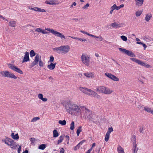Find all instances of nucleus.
I'll use <instances>...</instances> for the list:
<instances>
[{
  "label": "nucleus",
  "instance_id": "obj_53",
  "mask_svg": "<svg viewBox=\"0 0 153 153\" xmlns=\"http://www.w3.org/2000/svg\"><path fill=\"white\" fill-rule=\"evenodd\" d=\"M77 39H78L79 40L82 41V42H85L87 41L86 39H81L79 38H76Z\"/></svg>",
  "mask_w": 153,
  "mask_h": 153
},
{
  "label": "nucleus",
  "instance_id": "obj_62",
  "mask_svg": "<svg viewBox=\"0 0 153 153\" xmlns=\"http://www.w3.org/2000/svg\"><path fill=\"white\" fill-rule=\"evenodd\" d=\"M114 8H113V6H112V7H111V11H110V14H112L113 10H114Z\"/></svg>",
  "mask_w": 153,
  "mask_h": 153
},
{
  "label": "nucleus",
  "instance_id": "obj_7",
  "mask_svg": "<svg viewBox=\"0 0 153 153\" xmlns=\"http://www.w3.org/2000/svg\"><path fill=\"white\" fill-rule=\"evenodd\" d=\"M119 50L120 51L126 54L128 56L132 57H134L135 56V55L131 51H128L121 48H119Z\"/></svg>",
  "mask_w": 153,
  "mask_h": 153
},
{
  "label": "nucleus",
  "instance_id": "obj_45",
  "mask_svg": "<svg viewBox=\"0 0 153 153\" xmlns=\"http://www.w3.org/2000/svg\"><path fill=\"white\" fill-rule=\"evenodd\" d=\"M105 76H107L110 79L111 78L112 75L111 73L107 72L105 73Z\"/></svg>",
  "mask_w": 153,
  "mask_h": 153
},
{
  "label": "nucleus",
  "instance_id": "obj_36",
  "mask_svg": "<svg viewBox=\"0 0 153 153\" xmlns=\"http://www.w3.org/2000/svg\"><path fill=\"white\" fill-rule=\"evenodd\" d=\"M81 128L82 127L81 126H79V127L78 129L77 130L76 134L77 136H79L80 132L81 131Z\"/></svg>",
  "mask_w": 153,
  "mask_h": 153
},
{
  "label": "nucleus",
  "instance_id": "obj_33",
  "mask_svg": "<svg viewBox=\"0 0 153 153\" xmlns=\"http://www.w3.org/2000/svg\"><path fill=\"white\" fill-rule=\"evenodd\" d=\"M46 145L45 144H42L40 145L38 147V149H40L44 150L46 147Z\"/></svg>",
  "mask_w": 153,
  "mask_h": 153
},
{
  "label": "nucleus",
  "instance_id": "obj_43",
  "mask_svg": "<svg viewBox=\"0 0 153 153\" xmlns=\"http://www.w3.org/2000/svg\"><path fill=\"white\" fill-rule=\"evenodd\" d=\"M113 131V128L112 127H109L108 128V129L107 133L110 134L111 132Z\"/></svg>",
  "mask_w": 153,
  "mask_h": 153
},
{
  "label": "nucleus",
  "instance_id": "obj_31",
  "mask_svg": "<svg viewBox=\"0 0 153 153\" xmlns=\"http://www.w3.org/2000/svg\"><path fill=\"white\" fill-rule=\"evenodd\" d=\"M84 75L87 77H92L93 75L91 73H84Z\"/></svg>",
  "mask_w": 153,
  "mask_h": 153
},
{
  "label": "nucleus",
  "instance_id": "obj_19",
  "mask_svg": "<svg viewBox=\"0 0 153 153\" xmlns=\"http://www.w3.org/2000/svg\"><path fill=\"white\" fill-rule=\"evenodd\" d=\"M138 149V148H137V144L136 141H134L133 142V150L134 153H137V150Z\"/></svg>",
  "mask_w": 153,
  "mask_h": 153
},
{
  "label": "nucleus",
  "instance_id": "obj_24",
  "mask_svg": "<svg viewBox=\"0 0 153 153\" xmlns=\"http://www.w3.org/2000/svg\"><path fill=\"white\" fill-rule=\"evenodd\" d=\"M114 9L117 10H119L120 8L123 7L124 6V5L122 4L119 6H117L115 4H114L113 6Z\"/></svg>",
  "mask_w": 153,
  "mask_h": 153
},
{
  "label": "nucleus",
  "instance_id": "obj_38",
  "mask_svg": "<svg viewBox=\"0 0 153 153\" xmlns=\"http://www.w3.org/2000/svg\"><path fill=\"white\" fill-rule=\"evenodd\" d=\"M109 136H110V134L106 133V135H105V141L107 142L108 141V140L109 138Z\"/></svg>",
  "mask_w": 153,
  "mask_h": 153
},
{
  "label": "nucleus",
  "instance_id": "obj_35",
  "mask_svg": "<svg viewBox=\"0 0 153 153\" xmlns=\"http://www.w3.org/2000/svg\"><path fill=\"white\" fill-rule=\"evenodd\" d=\"M30 54L31 57H33L36 55V53L35 52L34 50H31L30 51Z\"/></svg>",
  "mask_w": 153,
  "mask_h": 153
},
{
  "label": "nucleus",
  "instance_id": "obj_23",
  "mask_svg": "<svg viewBox=\"0 0 153 153\" xmlns=\"http://www.w3.org/2000/svg\"><path fill=\"white\" fill-rule=\"evenodd\" d=\"M104 91V94H110L113 91H112L110 90L109 88L105 87Z\"/></svg>",
  "mask_w": 153,
  "mask_h": 153
},
{
  "label": "nucleus",
  "instance_id": "obj_6",
  "mask_svg": "<svg viewBox=\"0 0 153 153\" xmlns=\"http://www.w3.org/2000/svg\"><path fill=\"white\" fill-rule=\"evenodd\" d=\"M8 67L17 73L21 74H23V71L19 68H18L17 66L14 65L13 64H7Z\"/></svg>",
  "mask_w": 153,
  "mask_h": 153
},
{
  "label": "nucleus",
  "instance_id": "obj_59",
  "mask_svg": "<svg viewBox=\"0 0 153 153\" xmlns=\"http://www.w3.org/2000/svg\"><path fill=\"white\" fill-rule=\"evenodd\" d=\"M85 140H82V141H80L78 144L80 146H81V145L82 144L84 143V142L85 141Z\"/></svg>",
  "mask_w": 153,
  "mask_h": 153
},
{
  "label": "nucleus",
  "instance_id": "obj_21",
  "mask_svg": "<svg viewBox=\"0 0 153 153\" xmlns=\"http://www.w3.org/2000/svg\"><path fill=\"white\" fill-rule=\"evenodd\" d=\"M38 98L43 101V102H46L47 101L48 99L46 98H43V95L42 94H39L38 95Z\"/></svg>",
  "mask_w": 153,
  "mask_h": 153
},
{
  "label": "nucleus",
  "instance_id": "obj_13",
  "mask_svg": "<svg viewBox=\"0 0 153 153\" xmlns=\"http://www.w3.org/2000/svg\"><path fill=\"white\" fill-rule=\"evenodd\" d=\"M136 4L138 7L142 5L144 2V0H135Z\"/></svg>",
  "mask_w": 153,
  "mask_h": 153
},
{
  "label": "nucleus",
  "instance_id": "obj_57",
  "mask_svg": "<svg viewBox=\"0 0 153 153\" xmlns=\"http://www.w3.org/2000/svg\"><path fill=\"white\" fill-rule=\"evenodd\" d=\"M94 97H96L97 98L99 99L100 98V97L99 95L97 94L96 93V94H95Z\"/></svg>",
  "mask_w": 153,
  "mask_h": 153
},
{
  "label": "nucleus",
  "instance_id": "obj_14",
  "mask_svg": "<svg viewBox=\"0 0 153 153\" xmlns=\"http://www.w3.org/2000/svg\"><path fill=\"white\" fill-rule=\"evenodd\" d=\"M41 56L39 55V54H36V55L35 58V60L33 61L37 64L38 63L39 60L41 59Z\"/></svg>",
  "mask_w": 153,
  "mask_h": 153
},
{
  "label": "nucleus",
  "instance_id": "obj_51",
  "mask_svg": "<svg viewBox=\"0 0 153 153\" xmlns=\"http://www.w3.org/2000/svg\"><path fill=\"white\" fill-rule=\"evenodd\" d=\"M39 66L40 67H43V62L42 61L41 59H40V60H39Z\"/></svg>",
  "mask_w": 153,
  "mask_h": 153
},
{
  "label": "nucleus",
  "instance_id": "obj_44",
  "mask_svg": "<svg viewBox=\"0 0 153 153\" xmlns=\"http://www.w3.org/2000/svg\"><path fill=\"white\" fill-rule=\"evenodd\" d=\"M30 140L31 142V144L33 145L36 141V139L32 137L30 138Z\"/></svg>",
  "mask_w": 153,
  "mask_h": 153
},
{
  "label": "nucleus",
  "instance_id": "obj_32",
  "mask_svg": "<svg viewBox=\"0 0 153 153\" xmlns=\"http://www.w3.org/2000/svg\"><path fill=\"white\" fill-rule=\"evenodd\" d=\"M110 79L114 81H119V79L113 75H112Z\"/></svg>",
  "mask_w": 153,
  "mask_h": 153
},
{
  "label": "nucleus",
  "instance_id": "obj_16",
  "mask_svg": "<svg viewBox=\"0 0 153 153\" xmlns=\"http://www.w3.org/2000/svg\"><path fill=\"white\" fill-rule=\"evenodd\" d=\"M95 94H96L95 92L90 89H89L88 91L87 92V95L93 97L94 96Z\"/></svg>",
  "mask_w": 153,
  "mask_h": 153
},
{
  "label": "nucleus",
  "instance_id": "obj_4",
  "mask_svg": "<svg viewBox=\"0 0 153 153\" xmlns=\"http://www.w3.org/2000/svg\"><path fill=\"white\" fill-rule=\"evenodd\" d=\"M45 29L51 33L55 36L61 38L62 39H66L65 36L62 33H60L59 32H58L56 31H55L53 29H51L49 28H47Z\"/></svg>",
  "mask_w": 153,
  "mask_h": 153
},
{
  "label": "nucleus",
  "instance_id": "obj_39",
  "mask_svg": "<svg viewBox=\"0 0 153 153\" xmlns=\"http://www.w3.org/2000/svg\"><path fill=\"white\" fill-rule=\"evenodd\" d=\"M1 140L2 142H4L5 144H7L8 146L10 145L9 143H8V142L7 141V139H6V138L5 139H2Z\"/></svg>",
  "mask_w": 153,
  "mask_h": 153
},
{
  "label": "nucleus",
  "instance_id": "obj_61",
  "mask_svg": "<svg viewBox=\"0 0 153 153\" xmlns=\"http://www.w3.org/2000/svg\"><path fill=\"white\" fill-rule=\"evenodd\" d=\"M21 150V146H19V148L18 149V153H20V151Z\"/></svg>",
  "mask_w": 153,
  "mask_h": 153
},
{
  "label": "nucleus",
  "instance_id": "obj_40",
  "mask_svg": "<svg viewBox=\"0 0 153 153\" xmlns=\"http://www.w3.org/2000/svg\"><path fill=\"white\" fill-rule=\"evenodd\" d=\"M6 139H7V141L10 143V144H11L12 143H13L14 142V141L13 140L9 137H6Z\"/></svg>",
  "mask_w": 153,
  "mask_h": 153
},
{
  "label": "nucleus",
  "instance_id": "obj_22",
  "mask_svg": "<svg viewBox=\"0 0 153 153\" xmlns=\"http://www.w3.org/2000/svg\"><path fill=\"white\" fill-rule=\"evenodd\" d=\"M11 136V137L14 140H17L19 139V136L18 133L15 135L14 133H12Z\"/></svg>",
  "mask_w": 153,
  "mask_h": 153
},
{
  "label": "nucleus",
  "instance_id": "obj_17",
  "mask_svg": "<svg viewBox=\"0 0 153 153\" xmlns=\"http://www.w3.org/2000/svg\"><path fill=\"white\" fill-rule=\"evenodd\" d=\"M9 73V72L8 71H1L0 72V74H1L2 76L5 77H7Z\"/></svg>",
  "mask_w": 153,
  "mask_h": 153
},
{
  "label": "nucleus",
  "instance_id": "obj_8",
  "mask_svg": "<svg viewBox=\"0 0 153 153\" xmlns=\"http://www.w3.org/2000/svg\"><path fill=\"white\" fill-rule=\"evenodd\" d=\"M132 61L137 63L141 66H144L145 63L141 61L140 60L136 59L135 58H131L130 59Z\"/></svg>",
  "mask_w": 153,
  "mask_h": 153
},
{
  "label": "nucleus",
  "instance_id": "obj_18",
  "mask_svg": "<svg viewBox=\"0 0 153 153\" xmlns=\"http://www.w3.org/2000/svg\"><path fill=\"white\" fill-rule=\"evenodd\" d=\"M35 31L38 32H41L43 34H46L49 33L48 32H47L46 31L42 30L41 28H38L35 30Z\"/></svg>",
  "mask_w": 153,
  "mask_h": 153
},
{
  "label": "nucleus",
  "instance_id": "obj_11",
  "mask_svg": "<svg viewBox=\"0 0 153 153\" xmlns=\"http://www.w3.org/2000/svg\"><path fill=\"white\" fill-rule=\"evenodd\" d=\"M105 87L103 86L99 87L97 88V91L100 93L104 94Z\"/></svg>",
  "mask_w": 153,
  "mask_h": 153
},
{
  "label": "nucleus",
  "instance_id": "obj_20",
  "mask_svg": "<svg viewBox=\"0 0 153 153\" xmlns=\"http://www.w3.org/2000/svg\"><path fill=\"white\" fill-rule=\"evenodd\" d=\"M45 3L48 4H49L50 5H56L58 4V3H56L55 2V1L54 0H52L51 1H45Z\"/></svg>",
  "mask_w": 153,
  "mask_h": 153
},
{
  "label": "nucleus",
  "instance_id": "obj_56",
  "mask_svg": "<svg viewBox=\"0 0 153 153\" xmlns=\"http://www.w3.org/2000/svg\"><path fill=\"white\" fill-rule=\"evenodd\" d=\"M39 117H35L33 118L32 120V121H36L37 120H39Z\"/></svg>",
  "mask_w": 153,
  "mask_h": 153
},
{
  "label": "nucleus",
  "instance_id": "obj_1",
  "mask_svg": "<svg viewBox=\"0 0 153 153\" xmlns=\"http://www.w3.org/2000/svg\"><path fill=\"white\" fill-rule=\"evenodd\" d=\"M64 105L66 111L72 115H79L81 111L79 106L71 102L70 101L65 102Z\"/></svg>",
  "mask_w": 153,
  "mask_h": 153
},
{
  "label": "nucleus",
  "instance_id": "obj_55",
  "mask_svg": "<svg viewBox=\"0 0 153 153\" xmlns=\"http://www.w3.org/2000/svg\"><path fill=\"white\" fill-rule=\"evenodd\" d=\"M16 142H14L13 143H12L11 144H10L9 146L10 147H13V146H16Z\"/></svg>",
  "mask_w": 153,
  "mask_h": 153
},
{
  "label": "nucleus",
  "instance_id": "obj_42",
  "mask_svg": "<svg viewBox=\"0 0 153 153\" xmlns=\"http://www.w3.org/2000/svg\"><path fill=\"white\" fill-rule=\"evenodd\" d=\"M137 43L139 44L142 45H143V47L145 49V48L147 47V46L146 44L143 43L141 42H137Z\"/></svg>",
  "mask_w": 153,
  "mask_h": 153
},
{
  "label": "nucleus",
  "instance_id": "obj_64",
  "mask_svg": "<svg viewBox=\"0 0 153 153\" xmlns=\"http://www.w3.org/2000/svg\"><path fill=\"white\" fill-rule=\"evenodd\" d=\"M96 38L99 39L101 41H102L103 39V38L101 36H96Z\"/></svg>",
  "mask_w": 153,
  "mask_h": 153
},
{
  "label": "nucleus",
  "instance_id": "obj_9",
  "mask_svg": "<svg viewBox=\"0 0 153 153\" xmlns=\"http://www.w3.org/2000/svg\"><path fill=\"white\" fill-rule=\"evenodd\" d=\"M30 60V59L29 56V53L27 52H25V55L24 56L22 62H27Z\"/></svg>",
  "mask_w": 153,
  "mask_h": 153
},
{
  "label": "nucleus",
  "instance_id": "obj_3",
  "mask_svg": "<svg viewBox=\"0 0 153 153\" xmlns=\"http://www.w3.org/2000/svg\"><path fill=\"white\" fill-rule=\"evenodd\" d=\"M54 51H55L59 53V51H61V52L63 53H68L70 50V47L68 45L61 46L60 47H56L53 48Z\"/></svg>",
  "mask_w": 153,
  "mask_h": 153
},
{
  "label": "nucleus",
  "instance_id": "obj_25",
  "mask_svg": "<svg viewBox=\"0 0 153 153\" xmlns=\"http://www.w3.org/2000/svg\"><path fill=\"white\" fill-rule=\"evenodd\" d=\"M152 17V14L150 13L147 14H146V16L145 17V19L146 21L149 22Z\"/></svg>",
  "mask_w": 153,
  "mask_h": 153
},
{
  "label": "nucleus",
  "instance_id": "obj_26",
  "mask_svg": "<svg viewBox=\"0 0 153 153\" xmlns=\"http://www.w3.org/2000/svg\"><path fill=\"white\" fill-rule=\"evenodd\" d=\"M8 76L7 77L10 78H13L16 79L17 78V77L13 73L9 72L8 74Z\"/></svg>",
  "mask_w": 153,
  "mask_h": 153
},
{
  "label": "nucleus",
  "instance_id": "obj_34",
  "mask_svg": "<svg viewBox=\"0 0 153 153\" xmlns=\"http://www.w3.org/2000/svg\"><path fill=\"white\" fill-rule=\"evenodd\" d=\"M59 123L62 126H65L66 124V122L65 120H59Z\"/></svg>",
  "mask_w": 153,
  "mask_h": 153
},
{
  "label": "nucleus",
  "instance_id": "obj_15",
  "mask_svg": "<svg viewBox=\"0 0 153 153\" xmlns=\"http://www.w3.org/2000/svg\"><path fill=\"white\" fill-rule=\"evenodd\" d=\"M89 89H88L85 87H80L79 89L82 92L84 93L85 94H86L88 91Z\"/></svg>",
  "mask_w": 153,
  "mask_h": 153
},
{
  "label": "nucleus",
  "instance_id": "obj_41",
  "mask_svg": "<svg viewBox=\"0 0 153 153\" xmlns=\"http://www.w3.org/2000/svg\"><path fill=\"white\" fill-rule=\"evenodd\" d=\"M63 139V137L62 136L59 137V140L57 141L58 144H59L62 142Z\"/></svg>",
  "mask_w": 153,
  "mask_h": 153
},
{
  "label": "nucleus",
  "instance_id": "obj_27",
  "mask_svg": "<svg viewBox=\"0 0 153 153\" xmlns=\"http://www.w3.org/2000/svg\"><path fill=\"white\" fill-rule=\"evenodd\" d=\"M53 137H56L59 136V134L57 130L54 129L53 131Z\"/></svg>",
  "mask_w": 153,
  "mask_h": 153
},
{
  "label": "nucleus",
  "instance_id": "obj_46",
  "mask_svg": "<svg viewBox=\"0 0 153 153\" xmlns=\"http://www.w3.org/2000/svg\"><path fill=\"white\" fill-rule=\"evenodd\" d=\"M121 38L122 40L125 41H126L127 39V37L124 36H121Z\"/></svg>",
  "mask_w": 153,
  "mask_h": 153
},
{
  "label": "nucleus",
  "instance_id": "obj_49",
  "mask_svg": "<svg viewBox=\"0 0 153 153\" xmlns=\"http://www.w3.org/2000/svg\"><path fill=\"white\" fill-rule=\"evenodd\" d=\"M54 60V58L52 56H51L50 57V60L49 61V62H52Z\"/></svg>",
  "mask_w": 153,
  "mask_h": 153
},
{
  "label": "nucleus",
  "instance_id": "obj_12",
  "mask_svg": "<svg viewBox=\"0 0 153 153\" xmlns=\"http://www.w3.org/2000/svg\"><path fill=\"white\" fill-rule=\"evenodd\" d=\"M56 64V62L54 63L51 62L50 65H48L47 67L50 70H53L55 68Z\"/></svg>",
  "mask_w": 153,
  "mask_h": 153
},
{
  "label": "nucleus",
  "instance_id": "obj_48",
  "mask_svg": "<svg viewBox=\"0 0 153 153\" xmlns=\"http://www.w3.org/2000/svg\"><path fill=\"white\" fill-rule=\"evenodd\" d=\"M37 9V11L38 12H45L46 11V10L44 9H41V8L38 7Z\"/></svg>",
  "mask_w": 153,
  "mask_h": 153
},
{
  "label": "nucleus",
  "instance_id": "obj_28",
  "mask_svg": "<svg viewBox=\"0 0 153 153\" xmlns=\"http://www.w3.org/2000/svg\"><path fill=\"white\" fill-rule=\"evenodd\" d=\"M16 22L15 21H10L9 22V26L11 27H15L16 26Z\"/></svg>",
  "mask_w": 153,
  "mask_h": 153
},
{
  "label": "nucleus",
  "instance_id": "obj_54",
  "mask_svg": "<svg viewBox=\"0 0 153 153\" xmlns=\"http://www.w3.org/2000/svg\"><path fill=\"white\" fill-rule=\"evenodd\" d=\"M37 65V64L36 63H35L34 62H33V63H32L31 64V65H30V68H31L33 67L35 65Z\"/></svg>",
  "mask_w": 153,
  "mask_h": 153
},
{
  "label": "nucleus",
  "instance_id": "obj_60",
  "mask_svg": "<svg viewBox=\"0 0 153 153\" xmlns=\"http://www.w3.org/2000/svg\"><path fill=\"white\" fill-rule=\"evenodd\" d=\"M65 150L63 148H61L60 149L59 153H64Z\"/></svg>",
  "mask_w": 153,
  "mask_h": 153
},
{
  "label": "nucleus",
  "instance_id": "obj_5",
  "mask_svg": "<svg viewBox=\"0 0 153 153\" xmlns=\"http://www.w3.org/2000/svg\"><path fill=\"white\" fill-rule=\"evenodd\" d=\"M81 61L85 65L88 66L90 64V58L87 54L83 53L81 56Z\"/></svg>",
  "mask_w": 153,
  "mask_h": 153
},
{
  "label": "nucleus",
  "instance_id": "obj_47",
  "mask_svg": "<svg viewBox=\"0 0 153 153\" xmlns=\"http://www.w3.org/2000/svg\"><path fill=\"white\" fill-rule=\"evenodd\" d=\"M80 146L78 144L76 146L74 147V150L75 151L77 150L78 149H79Z\"/></svg>",
  "mask_w": 153,
  "mask_h": 153
},
{
  "label": "nucleus",
  "instance_id": "obj_52",
  "mask_svg": "<svg viewBox=\"0 0 153 153\" xmlns=\"http://www.w3.org/2000/svg\"><path fill=\"white\" fill-rule=\"evenodd\" d=\"M89 6V4L88 3H87L86 5H85L84 7H82V8L83 9H87V7H88Z\"/></svg>",
  "mask_w": 153,
  "mask_h": 153
},
{
  "label": "nucleus",
  "instance_id": "obj_58",
  "mask_svg": "<svg viewBox=\"0 0 153 153\" xmlns=\"http://www.w3.org/2000/svg\"><path fill=\"white\" fill-rule=\"evenodd\" d=\"M143 127H140L139 130L140 133H143Z\"/></svg>",
  "mask_w": 153,
  "mask_h": 153
},
{
  "label": "nucleus",
  "instance_id": "obj_63",
  "mask_svg": "<svg viewBox=\"0 0 153 153\" xmlns=\"http://www.w3.org/2000/svg\"><path fill=\"white\" fill-rule=\"evenodd\" d=\"M80 32L83 33H84V34H85L87 35H88V32H85V31H83V30H80Z\"/></svg>",
  "mask_w": 153,
  "mask_h": 153
},
{
  "label": "nucleus",
  "instance_id": "obj_50",
  "mask_svg": "<svg viewBox=\"0 0 153 153\" xmlns=\"http://www.w3.org/2000/svg\"><path fill=\"white\" fill-rule=\"evenodd\" d=\"M142 13V12L141 11H137L135 13L136 16H139Z\"/></svg>",
  "mask_w": 153,
  "mask_h": 153
},
{
  "label": "nucleus",
  "instance_id": "obj_37",
  "mask_svg": "<svg viewBox=\"0 0 153 153\" xmlns=\"http://www.w3.org/2000/svg\"><path fill=\"white\" fill-rule=\"evenodd\" d=\"M74 121H72L71 123V124L70 125V129L72 130H73L74 129Z\"/></svg>",
  "mask_w": 153,
  "mask_h": 153
},
{
  "label": "nucleus",
  "instance_id": "obj_30",
  "mask_svg": "<svg viewBox=\"0 0 153 153\" xmlns=\"http://www.w3.org/2000/svg\"><path fill=\"white\" fill-rule=\"evenodd\" d=\"M143 110L148 112L151 113L152 114H153V111L151 110L150 108L148 107H144Z\"/></svg>",
  "mask_w": 153,
  "mask_h": 153
},
{
  "label": "nucleus",
  "instance_id": "obj_29",
  "mask_svg": "<svg viewBox=\"0 0 153 153\" xmlns=\"http://www.w3.org/2000/svg\"><path fill=\"white\" fill-rule=\"evenodd\" d=\"M117 150L119 153H124L123 149L120 146L118 147Z\"/></svg>",
  "mask_w": 153,
  "mask_h": 153
},
{
  "label": "nucleus",
  "instance_id": "obj_2",
  "mask_svg": "<svg viewBox=\"0 0 153 153\" xmlns=\"http://www.w3.org/2000/svg\"><path fill=\"white\" fill-rule=\"evenodd\" d=\"M81 108H82L84 111H85V114L89 120L90 121H94L96 116L95 114H93L92 111L86 109L85 107H82Z\"/></svg>",
  "mask_w": 153,
  "mask_h": 153
},
{
  "label": "nucleus",
  "instance_id": "obj_10",
  "mask_svg": "<svg viewBox=\"0 0 153 153\" xmlns=\"http://www.w3.org/2000/svg\"><path fill=\"white\" fill-rule=\"evenodd\" d=\"M122 25V24L118 23L116 22H114L113 23H112L111 24V27H113L115 28H117L120 27H121V25Z\"/></svg>",
  "mask_w": 153,
  "mask_h": 153
}]
</instances>
